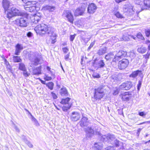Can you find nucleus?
<instances>
[{
  "label": "nucleus",
  "mask_w": 150,
  "mask_h": 150,
  "mask_svg": "<svg viewBox=\"0 0 150 150\" xmlns=\"http://www.w3.org/2000/svg\"><path fill=\"white\" fill-rule=\"evenodd\" d=\"M91 64L92 66L96 69L103 68L105 66L104 61L101 60L97 62L96 60H95Z\"/></svg>",
  "instance_id": "obj_9"
},
{
  "label": "nucleus",
  "mask_w": 150,
  "mask_h": 150,
  "mask_svg": "<svg viewBox=\"0 0 150 150\" xmlns=\"http://www.w3.org/2000/svg\"><path fill=\"white\" fill-rule=\"evenodd\" d=\"M43 8L44 10L50 12L53 11L55 9V7L48 5L44 6Z\"/></svg>",
  "instance_id": "obj_30"
},
{
  "label": "nucleus",
  "mask_w": 150,
  "mask_h": 150,
  "mask_svg": "<svg viewBox=\"0 0 150 150\" xmlns=\"http://www.w3.org/2000/svg\"><path fill=\"white\" fill-rule=\"evenodd\" d=\"M145 33L147 37H149L150 35V29L145 30Z\"/></svg>",
  "instance_id": "obj_47"
},
{
  "label": "nucleus",
  "mask_w": 150,
  "mask_h": 150,
  "mask_svg": "<svg viewBox=\"0 0 150 150\" xmlns=\"http://www.w3.org/2000/svg\"><path fill=\"white\" fill-rule=\"evenodd\" d=\"M97 7L95 4L91 3L88 7L87 12L90 14H93L96 11Z\"/></svg>",
  "instance_id": "obj_19"
},
{
  "label": "nucleus",
  "mask_w": 150,
  "mask_h": 150,
  "mask_svg": "<svg viewBox=\"0 0 150 150\" xmlns=\"http://www.w3.org/2000/svg\"><path fill=\"white\" fill-rule=\"evenodd\" d=\"M69 54L70 53H69L68 54L66 55L65 56H64V59L66 61H68V59L69 58Z\"/></svg>",
  "instance_id": "obj_58"
},
{
  "label": "nucleus",
  "mask_w": 150,
  "mask_h": 150,
  "mask_svg": "<svg viewBox=\"0 0 150 150\" xmlns=\"http://www.w3.org/2000/svg\"><path fill=\"white\" fill-rule=\"evenodd\" d=\"M70 98H67L65 99H62L61 103L64 104H66L68 103L69 101L70 100Z\"/></svg>",
  "instance_id": "obj_38"
},
{
  "label": "nucleus",
  "mask_w": 150,
  "mask_h": 150,
  "mask_svg": "<svg viewBox=\"0 0 150 150\" xmlns=\"http://www.w3.org/2000/svg\"><path fill=\"white\" fill-rule=\"evenodd\" d=\"M125 76L124 74L119 73L117 74H115L112 76V78L116 81H120L125 78Z\"/></svg>",
  "instance_id": "obj_18"
},
{
  "label": "nucleus",
  "mask_w": 150,
  "mask_h": 150,
  "mask_svg": "<svg viewBox=\"0 0 150 150\" xmlns=\"http://www.w3.org/2000/svg\"><path fill=\"white\" fill-rule=\"evenodd\" d=\"M14 129L16 130V131L18 132L19 133L20 131V129L17 127V126L15 125L14 127Z\"/></svg>",
  "instance_id": "obj_61"
},
{
  "label": "nucleus",
  "mask_w": 150,
  "mask_h": 150,
  "mask_svg": "<svg viewBox=\"0 0 150 150\" xmlns=\"http://www.w3.org/2000/svg\"><path fill=\"white\" fill-rule=\"evenodd\" d=\"M27 35L28 37H30L32 36L33 34L31 32H29L27 33Z\"/></svg>",
  "instance_id": "obj_60"
},
{
  "label": "nucleus",
  "mask_w": 150,
  "mask_h": 150,
  "mask_svg": "<svg viewBox=\"0 0 150 150\" xmlns=\"http://www.w3.org/2000/svg\"><path fill=\"white\" fill-rule=\"evenodd\" d=\"M146 43L148 45V49L150 50V41L149 40L146 41Z\"/></svg>",
  "instance_id": "obj_54"
},
{
  "label": "nucleus",
  "mask_w": 150,
  "mask_h": 150,
  "mask_svg": "<svg viewBox=\"0 0 150 150\" xmlns=\"http://www.w3.org/2000/svg\"><path fill=\"white\" fill-rule=\"evenodd\" d=\"M93 76L94 78H99L100 77V76L98 74H93Z\"/></svg>",
  "instance_id": "obj_52"
},
{
  "label": "nucleus",
  "mask_w": 150,
  "mask_h": 150,
  "mask_svg": "<svg viewBox=\"0 0 150 150\" xmlns=\"http://www.w3.org/2000/svg\"><path fill=\"white\" fill-rule=\"evenodd\" d=\"M62 16L64 17H66L68 21L71 23H73L74 20L73 16L70 11L69 10L64 11Z\"/></svg>",
  "instance_id": "obj_10"
},
{
  "label": "nucleus",
  "mask_w": 150,
  "mask_h": 150,
  "mask_svg": "<svg viewBox=\"0 0 150 150\" xmlns=\"http://www.w3.org/2000/svg\"><path fill=\"white\" fill-rule=\"evenodd\" d=\"M41 66L36 67L33 70V73L35 75H39L41 74Z\"/></svg>",
  "instance_id": "obj_28"
},
{
  "label": "nucleus",
  "mask_w": 150,
  "mask_h": 150,
  "mask_svg": "<svg viewBox=\"0 0 150 150\" xmlns=\"http://www.w3.org/2000/svg\"><path fill=\"white\" fill-rule=\"evenodd\" d=\"M95 147L97 149V150L101 149L102 148V146L100 143H96L95 144Z\"/></svg>",
  "instance_id": "obj_43"
},
{
  "label": "nucleus",
  "mask_w": 150,
  "mask_h": 150,
  "mask_svg": "<svg viewBox=\"0 0 150 150\" xmlns=\"http://www.w3.org/2000/svg\"><path fill=\"white\" fill-rule=\"evenodd\" d=\"M113 141L112 142L111 144L115 145L116 147H119L121 144L122 143L121 142L117 140L115 138L113 140Z\"/></svg>",
  "instance_id": "obj_33"
},
{
  "label": "nucleus",
  "mask_w": 150,
  "mask_h": 150,
  "mask_svg": "<svg viewBox=\"0 0 150 150\" xmlns=\"http://www.w3.org/2000/svg\"><path fill=\"white\" fill-rule=\"evenodd\" d=\"M49 73L50 74H51V76H53L54 75V74L53 73V72L51 71H50V72H49Z\"/></svg>",
  "instance_id": "obj_64"
},
{
  "label": "nucleus",
  "mask_w": 150,
  "mask_h": 150,
  "mask_svg": "<svg viewBox=\"0 0 150 150\" xmlns=\"http://www.w3.org/2000/svg\"><path fill=\"white\" fill-rule=\"evenodd\" d=\"M130 56L131 58H134L135 57V54L134 53L131 52L130 53Z\"/></svg>",
  "instance_id": "obj_59"
},
{
  "label": "nucleus",
  "mask_w": 150,
  "mask_h": 150,
  "mask_svg": "<svg viewBox=\"0 0 150 150\" xmlns=\"http://www.w3.org/2000/svg\"><path fill=\"white\" fill-rule=\"evenodd\" d=\"M76 35V34H74L73 35H71L70 36V41H73Z\"/></svg>",
  "instance_id": "obj_50"
},
{
  "label": "nucleus",
  "mask_w": 150,
  "mask_h": 150,
  "mask_svg": "<svg viewBox=\"0 0 150 150\" xmlns=\"http://www.w3.org/2000/svg\"><path fill=\"white\" fill-rule=\"evenodd\" d=\"M134 36L136 37V38H137L141 40H144V38L142 34L140 33H138L136 36Z\"/></svg>",
  "instance_id": "obj_42"
},
{
  "label": "nucleus",
  "mask_w": 150,
  "mask_h": 150,
  "mask_svg": "<svg viewBox=\"0 0 150 150\" xmlns=\"http://www.w3.org/2000/svg\"><path fill=\"white\" fill-rule=\"evenodd\" d=\"M29 58L31 62L32 65L37 66L40 64L41 55L40 53L38 52H30Z\"/></svg>",
  "instance_id": "obj_1"
},
{
  "label": "nucleus",
  "mask_w": 150,
  "mask_h": 150,
  "mask_svg": "<svg viewBox=\"0 0 150 150\" xmlns=\"http://www.w3.org/2000/svg\"><path fill=\"white\" fill-rule=\"evenodd\" d=\"M142 79L138 81V83L137 85V90L139 91L140 90L141 87L142 85Z\"/></svg>",
  "instance_id": "obj_45"
},
{
  "label": "nucleus",
  "mask_w": 150,
  "mask_h": 150,
  "mask_svg": "<svg viewBox=\"0 0 150 150\" xmlns=\"http://www.w3.org/2000/svg\"><path fill=\"white\" fill-rule=\"evenodd\" d=\"M144 10H150V0H143V4L140 11Z\"/></svg>",
  "instance_id": "obj_20"
},
{
  "label": "nucleus",
  "mask_w": 150,
  "mask_h": 150,
  "mask_svg": "<svg viewBox=\"0 0 150 150\" xmlns=\"http://www.w3.org/2000/svg\"><path fill=\"white\" fill-rule=\"evenodd\" d=\"M51 93L52 94V96L53 98L54 99H56L57 97L56 94L55 93H53V92H52Z\"/></svg>",
  "instance_id": "obj_57"
},
{
  "label": "nucleus",
  "mask_w": 150,
  "mask_h": 150,
  "mask_svg": "<svg viewBox=\"0 0 150 150\" xmlns=\"http://www.w3.org/2000/svg\"><path fill=\"white\" fill-rule=\"evenodd\" d=\"M107 150H114V147L113 146H109L107 148Z\"/></svg>",
  "instance_id": "obj_55"
},
{
  "label": "nucleus",
  "mask_w": 150,
  "mask_h": 150,
  "mask_svg": "<svg viewBox=\"0 0 150 150\" xmlns=\"http://www.w3.org/2000/svg\"><path fill=\"white\" fill-rule=\"evenodd\" d=\"M6 17L8 18H11L14 16L23 15L22 13L20 12L18 10L14 7L10 8L8 11H6Z\"/></svg>",
  "instance_id": "obj_4"
},
{
  "label": "nucleus",
  "mask_w": 150,
  "mask_h": 150,
  "mask_svg": "<svg viewBox=\"0 0 150 150\" xmlns=\"http://www.w3.org/2000/svg\"><path fill=\"white\" fill-rule=\"evenodd\" d=\"M13 60L14 62H21L22 61L20 57L18 56H14L13 57Z\"/></svg>",
  "instance_id": "obj_36"
},
{
  "label": "nucleus",
  "mask_w": 150,
  "mask_h": 150,
  "mask_svg": "<svg viewBox=\"0 0 150 150\" xmlns=\"http://www.w3.org/2000/svg\"><path fill=\"white\" fill-rule=\"evenodd\" d=\"M133 7V6L131 4H127L124 7V10L125 12L128 13L130 15H132L134 13Z\"/></svg>",
  "instance_id": "obj_13"
},
{
  "label": "nucleus",
  "mask_w": 150,
  "mask_h": 150,
  "mask_svg": "<svg viewBox=\"0 0 150 150\" xmlns=\"http://www.w3.org/2000/svg\"><path fill=\"white\" fill-rule=\"evenodd\" d=\"M23 71V74L25 77H28L30 75V74L29 73H28L27 72V69H26L25 70Z\"/></svg>",
  "instance_id": "obj_46"
},
{
  "label": "nucleus",
  "mask_w": 150,
  "mask_h": 150,
  "mask_svg": "<svg viewBox=\"0 0 150 150\" xmlns=\"http://www.w3.org/2000/svg\"><path fill=\"white\" fill-rule=\"evenodd\" d=\"M134 2L136 4L140 5L141 8L142 5H143V1L141 0H135Z\"/></svg>",
  "instance_id": "obj_41"
},
{
  "label": "nucleus",
  "mask_w": 150,
  "mask_h": 150,
  "mask_svg": "<svg viewBox=\"0 0 150 150\" xmlns=\"http://www.w3.org/2000/svg\"><path fill=\"white\" fill-rule=\"evenodd\" d=\"M122 99L123 101H128L132 97V95L129 92H126L122 94Z\"/></svg>",
  "instance_id": "obj_21"
},
{
  "label": "nucleus",
  "mask_w": 150,
  "mask_h": 150,
  "mask_svg": "<svg viewBox=\"0 0 150 150\" xmlns=\"http://www.w3.org/2000/svg\"><path fill=\"white\" fill-rule=\"evenodd\" d=\"M150 123V121H148L144 122H143L142 123H140L139 124H138V125H142V124H145V123Z\"/></svg>",
  "instance_id": "obj_63"
},
{
  "label": "nucleus",
  "mask_w": 150,
  "mask_h": 150,
  "mask_svg": "<svg viewBox=\"0 0 150 150\" xmlns=\"http://www.w3.org/2000/svg\"><path fill=\"white\" fill-rule=\"evenodd\" d=\"M142 74V71L141 70H137L134 71L130 75L129 77L134 78L136 77L138 75H140Z\"/></svg>",
  "instance_id": "obj_27"
},
{
  "label": "nucleus",
  "mask_w": 150,
  "mask_h": 150,
  "mask_svg": "<svg viewBox=\"0 0 150 150\" xmlns=\"http://www.w3.org/2000/svg\"><path fill=\"white\" fill-rule=\"evenodd\" d=\"M47 25L45 24L42 23L37 25L35 28V30L37 33L40 34H45L47 28Z\"/></svg>",
  "instance_id": "obj_6"
},
{
  "label": "nucleus",
  "mask_w": 150,
  "mask_h": 150,
  "mask_svg": "<svg viewBox=\"0 0 150 150\" xmlns=\"http://www.w3.org/2000/svg\"><path fill=\"white\" fill-rule=\"evenodd\" d=\"M62 49L63 52L65 53H67L69 50V49L67 47L63 48Z\"/></svg>",
  "instance_id": "obj_49"
},
{
  "label": "nucleus",
  "mask_w": 150,
  "mask_h": 150,
  "mask_svg": "<svg viewBox=\"0 0 150 150\" xmlns=\"http://www.w3.org/2000/svg\"><path fill=\"white\" fill-rule=\"evenodd\" d=\"M90 124V122L88 120V119L87 117H83L81 120L79 122V125L80 126L83 127L84 126H86Z\"/></svg>",
  "instance_id": "obj_23"
},
{
  "label": "nucleus",
  "mask_w": 150,
  "mask_h": 150,
  "mask_svg": "<svg viewBox=\"0 0 150 150\" xmlns=\"http://www.w3.org/2000/svg\"><path fill=\"white\" fill-rule=\"evenodd\" d=\"M19 69L22 71H24L26 69L25 66L24 64L21 63L19 64Z\"/></svg>",
  "instance_id": "obj_37"
},
{
  "label": "nucleus",
  "mask_w": 150,
  "mask_h": 150,
  "mask_svg": "<svg viewBox=\"0 0 150 150\" xmlns=\"http://www.w3.org/2000/svg\"><path fill=\"white\" fill-rule=\"evenodd\" d=\"M71 107V106H69L68 107H65V106H63L62 107L63 110L64 111H66L67 110L69 109Z\"/></svg>",
  "instance_id": "obj_51"
},
{
  "label": "nucleus",
  "mask_w": 150,
  "mask_h": 150,
  "mask_svg": "<svg viewBox=\"0 0 150 150\" xmlns=\"http://www.w3.org/2000/svg\"><path fill=\"white\" fill-rule=\"evenodd\" d=\"M60 94L61 96H68V93L67 90L65 88H63L61 89Z\"/></svg>",
  "instance_id": "obj_29"
},
{
  "label": "nucleus",
  "mask_w": 150,
  "mask_h": 150,
  "mask_svg": "<svg viewBox=\"0 0 150 150\" xmlns=\"http://www.w3.org/2000/svg\"><path fill=\"white\" fill-rule=\"evenodd\" d=\"M131 38H133L134 40H135L136 37L132 35H130L129 34H125L123 36L122 39L125 41H129Z\"/></svg>",
  "instance_id": "obj_25"
},
{
  "label": "nucleus",
  "mask_w": 150,
  "mask_h": 150,
  "mask_svg": "<svg viewBox=\"0 0 150 150\" xmlns=\"http://www.w3.org/2000/svg\"><path fill=\"white\" fill-rule=\"evenodd\" d=\"M16 22L18 25L21 27H26L28 23L27 18L23 17L17 19L16 20Z\"/></svg>",
  "instance_id": "obj_11"
},
{
  "label": "nucleus",
  "mask_w": 150,
  "mask_h": 150,
  "mask_svg": "<svg viewBox=\"0 0 150 150\" xmlns=\"http://www.w3.org/2000/svg\"><path fill=\"white\" fill-rule=\"evenodd\" d=\"M44 79L46 81H50L51 80L52 78L51 76H49L48 75H46Z\"/></svg>",
  "instance_id": "obj_48"
},
{
  "label": "nucleus",
  "mask_w": 150,
  "mask_h": 150,
  "mask_svg": "<svg viewBox=\"0 0 150 150\" xmlns=\"http://www.w3.org/2000/svg\"><path fill=\"white\" fill-rule=\"evenodd\" d=\"M129 63V61L127 59H123L119 62L118 68L120 69H124L127 67Z\"/></svg>",
  "instance_id": "obj_12"
},
{
  "label": "nucleus",
  "mask_w": 150,
  "mask_h": 150,
  "mask_svg": "<svg viewBox=\"0 0 150 150\" xmlns=\"http://www.w3.org/2000/svg\"><path fill=\"white\" fill-rule=\"evenodd\" d=\"M12 4L9 0H3L2 6L4 9L5 13L6 11H7L10 8Z\"/></svg>",
  "instance_id": "obj_15"
},
{
  "label": "nucleus",
  "mask_w": 150,
  "mask_h": 150,
  "mask_svg": "<svg viewBox=\"0 0 150 150\" xmlns=\"http://www.w3.org/2000/svg\"><path fill=\"white\" fill-rule=\"evenodd\" d=\"M42 18V14L40 13H37L33 16L31 21L33 23L36 24L40 21Z\"/></svg>",
  "instance_id": "obj_17"
},
{
  "label": "nucleus",
  "mask_w": 150,
  "mask_h": 150,
  "mask_svg": "<svg viewBox=\"0 0 150 150\" xmlns=\"http://www.w3.org/2000/svg\"><path fill=\"white\" fill-rule=\"evenodd\" d=\"M114 54L113 53L110 52L108 53L105 56V58L107 60H110L111 59L113 58L114 57Z\"/></svg>",
  "instance_id": "obj_34"
},
{
  "label": "nucleus",
  "mask_w": 150,
  "mask_h": 150,
  "mask_svg": "<svg viewBox=\"0 0 150 150\" xmlns=\"http://www.w3.org/2000/svg\"><path fill=\"white\" fill-rule=\"evenodd\" d=\"M127 55V52L122 50H120L115 56L112 59L111 63L114 64L116 62L118 61L120 59L125 57Z\"/></svg>",
  "instance_id": "obj_7"
},
{
  "label": "nucleus",
  "mask_w": 150,
  "mask_h": 150,
  "mask_svg": "<svg viewBox=\"0 0 150 150\" xmlns=\"http://www.w3.org/2000/svg\"><path fill=\"white\" fill-rule=\"evenodd\" d=\"M16 50L15 51V54L18 55L20 54L21 50L23 49V47L21 45L18 44L16 47Z\"/></svg>",
  "instance_id": "obj_24"
},
{
  "label": "nucleus",
  "mask_w": 150,
  "mask_h": 150,
  "mask_svg": "<svg viewBox=\"0 0 150 150\" xmlns=\"http://www.w3.org/2000/svg\"><path fill=\"white\" fill-rule=\"evenodd\" d=\"M106 48L105 47L101 48L98 51V54L99 55H102L105 54L106 52Z\"/></svg>",
  "instance_id": "obj_31"
},
{
  "label": "nucleus",
  "mask_w": 150,
  "mask_h": 150,
  "mask_svg": "<svg viewBox=\"0 0 150 150\" xmlns=\"http://www.w3.org/2000/svg\"><path fill=\"white\" fill-rule=\"evenodd\" d=\"M87 139L92 137L94 134V130L91 127H88L84 129Z\"/></svg>",
  "instance_id": "obj_14"
},
{
  "label": "nucleus",
  "mask_w": 150,
  "mask_h": 150,
  "mask_svg": "<svg viewBox=\"0 0 150 150\" xmlns=\"http://www.w3.org/2000/svg\"><path fill=\"white\" fill-rule=\"evenodd\" d=\"M24 142L27 144L29 147L30 148H32L33 147V145L31 143L28 141L26 139H24Z\"/></svg>",
  "instance_id": "obj_44"
},
{
  "label": "nucleus",
  "mask_w": 150,
  "mask_h": 150,
  "mask_svg": "<svg viewBox=\"0 0 150 150\" xmlns=\"http://www.w3.org/2000/svg\"><path fill=\"white\" fill-rule=\"evenodd\" d=\"M139 115L143 117L146 115V114L144 112H139Z\"/></svg>",
  "instance_id": "obj_53"
},
{
  "label": "nucleus",
  "mask_w": 150,
  "mask_h": 150,
  "mask_svg": "<svg viewBox=\"0 0 150 150\" xmlns=\"http://www.w3.org/2000/svg\"><path fill=\"white\" fill-rule=\"evenodd\" d=\"M132 86L131 81H127L122 83L120 86V88L122 90H127L130 89Z\"/></svg>",
  "instance_id": "obj_16"
},
{
  "label": "nucleus",
  "mask_w": 150,
  "mask_h": 150,
  "mask_svg": "<svg viewBox=\"0 0 150 150\" xmlns=\"http://www.w3.org/2000/svg\"><path fill=\"white\" fill-rule=\"evenodd\" d=\"M32 121L34 123V125L38 127L40 126V124L36 119L32 116Z\"/></svg>",
  "instance_id": "obj_39"
},
{
  "label": "nucleus",
  "mask_w": 150,
  "mask_h": 150,
  "mask_svg": "<svg viewBox=\"0 0 150 150\" xmlns=\"http://www.w3.org/2000/svg\"><path fill=\"white\" fill-rule=\"evenodd\" d=\"M80 114L76 112H74L72 113L71 116V119L73 121H76L79 120L80 118Z\"/></svg>",
  "instance_id": "obj_22"
},
{
  "label": "nucleus",
  "mask_w": 150,
  "mask_h": 150,
  "mask_svg": "<svg viewBox=\"0 0 150 150\" xmlns=\"http://www.w3.org/2000/svg\"><path fill=\"white\" fill-rule=\"evenodd\" d=\"M4 63H5V64L6 65V66L9 64L8 62L7 61V60L6 59H4Z\"/></svg>",
  "instance_id": "obj_62"
},
{
  "label": "nucleus",
  "mask_w": 150,
  "mask_h": 150,
  "mask_svg": "<svg viewBox=\"0 0 150 150\" xmlns=\"http://www.w3.org/2000/svg\"><path fill=\"white\" fill-rule=\"evenodd\" d=\"M103 86H100L95 89V92L93 97H92V100L94 102L97 100H100L105 95L103 89Z\"/></svg>",
  "instance_id": "obj_2"
},
{
  "label": "nucleus",
  "mask_w": 150,
  "mask_h": 150,
  "mask_svg": "<svg viewBox=\"0 0 150 150\" xmlns=\"http://www.w3.org/2000/svg\"><path fill=\"white\" fill-rule=\"evenodd\" d=\"M94 44H95V42H91V44H90V45L88 47V50H90L91 48L94 45Z\"/></svg>",
  "instance_id": "obj_56"
},
{
  "label": "nucleus",
  "mask_w": 150,
  "mask_h": 150,
  "mask_svg": "<svg viewBox=\"0 0 150 150\" xmlns=\"http://www.w3.org/2000/svg\"><path fill=\"white\" fill-rule=\"evenodd\" d=\"M137 51L140 53H144L146 51V49L145 47H142L138 48Z\"/></svg>",
  "instance_id": "obj_35"
},
{
  "label": "nucleus",
  "mask_w": 150,
  "mask_h": 150,
  "mask_svg": "<svg viewBox=\"0 0 150 150\" xmlns=\"http://www.w3.org/2000/svg\"><path fill=\"white\" fill-rule=\"evenodd\" d=\"M25 8L26 10L30 12L35 11L36 9L35 6H31L29 5L25 6Z\"/></svg>",
  "instance_id": "obj_26"
},
{
  "label": "nucleus",
  "mask_w": 150,
  "mask_h": 150,
  "mask_svg": "<svg viewBox=\"0 0 150 150\" xmlns=\"http://www.w3.org/2000/svg\"><path fill=\"white\" fill-rule=\"evenodd\" d=\"M96 134L101 137V140L104 142L111 144L115 138V136L113 134H108L106 135H102L99 132H96Z\"/></svg>",
  "instance_id": "obj_5"
},
{
  "label": "nucleus",
  "mask_w": 150,
  "mask_h": 150,
  "mask_svg": "<svg viewBox=\"0 0 150 150\" xmlns=\"http://www.w3.org/2000/svg\"><path fill=\"white\" fill-rule=\"evenodd\" d=\"M54 84L52 82H49L48 83L46 84L47 86L51 90H53V88Z\"/></svg>",
  "instance_id": "obj_40"
},
{
  "label": "nucleus",
  "mask_w": 150,
  "mask_h": 150,
  "mask_svg": "<svg viewBox=\"0 0 150 150\" xmlns=\"http://www.w3.org/2000/svg\"><path fill=\"white\" fill-rule=\"evenodd\" d=\"M54 30L53 28L47 26V30L45 31V33L48 34L50 37L49 41L48 42L47 40V42L48 44L51 42V44H53L56 41L57 36L56 34L54 33Z\"/></svg>",
  "instance_id": "obj_3"
},
{
  "label": "nucleus",
  "mask_w": 150,
  "mask_h": 150,
  "mask_svg": "<svg viewBox=\"0 0 150 150\" xmlns=\"http://www.w3.org/2000/svg\"><path fill=\"white\" fill-rule=\"evenodd\" d=\"M114 15L116 17L120 19L124 18V17L120 13L119 11L115 10L114 11Z\"/></svg>",
  "instance_id": "obj_32"
},
{
  "label": "nucleus",
  "mask_w": 150,
  "mask_h": 150,
  "mask_svg": "<svg viewBox=\"0 0 150 150\" xmlns=\"http://www.w3.org/2000/svg\"><path fill=\"white\" fill-rule=\"evenodd\" d=\"M87 7V4H82L81 6L78 8L75 11L74 13V15L75 16L82 15L84 13Z\"/></svg>",
  "instance_id": "obj_8"
}]
</instances>
